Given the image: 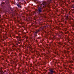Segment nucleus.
Wrapping results in <instances>:
<instances>
[{"label":"nucleus","instance_id":"f257e3e1","mask_svg":"<svg viewBox=\"0 0 74 74\" xmlns=\"http://www.w3.org/2000/svg\"><path fill=\"white\" fill-rule=\"evenodd\" d=\"M42 8H38V10H37V12L38 13H40L42 12Z\"/></svg>","mask_w":74,"mask_h":74},{"label":"nucleus","instance_id":"f03ea898","mask_svg":"<svg viewBox=\"0 0 74 74\" xmlns=\"http://www.w3.org/2000/svg\"><path fill=\"white\" fill-rule=\"evenodd\" d=\"M46 4H47V2H43L42 3V4H41L40 5V7H44V5H46Z\"/></svg>","mask_w":74,"mask_h":74},{"label":"nucleus","instance_id":"7ed1b4c3","mask_svg":"<svg viewBox=\"0 0 74 74\" xmlns=\"http://www.w3.org/2000/svg\"><path fill=\"white\" fill-rule=\"evenodd\" d=\"M17 5L18 6V7H19V8H21V5H20L19 4H17Z\"/></svg>","mask_w":74,"mask_h":74},{"label":"nucleus","instance_id":"20e7f679","mask_svg":"<svg viewBox=\"0 0 74 74\" xmlns=\"http://www.w3.org/2000/svg\"><path fill=\"white\" fill-rule=\"evenodd\" d=\"M50 72H51V74H53V71L52 70H51Z\"/></svg>","mask_w":74,"mask_h":74},{"label":"nucleus","instance_id":"39448f33","mask_svg":"<svg viewBox=\"0 0 74 74\" xmlns=\"http://www.w3.org/2000/svg\"><path fill=\"white\" fill-rule=\"evenodd\" d=\"M62 44H63V43H62L61 42H59V44L62 45Z\"/></svg>","mask_w":74,"mask_h":74},{"label":"nucleus","instance_id":"423d86ee","mask_svg":"<svg viewBox=\"0 0 74 74\" xmlns=\"http://www.w3.org/2000/svg\"><path fill=\"white\" fill-rule=\"evenodd\" d=\"M21 38V36H19V37H18V38Z\"/></svg>","mask_w":74,"mask_h":74},{"label":"nucleus","instance_id":"0eeeda50","mask_svg":"<svg viewBox=\"0 0 74 74\" xmlns=\"http://www.w3.org/2000/svg\"><path fill=\"white\" fill-rule=\"evenodd\" d=\"M72 8H74V5H73L72 6Z\"/></svg>","mask_w":74,"mask_h":74},{"label":"nucleus","instance_id":"6e6552de","mask_svg":"<svg viewBox=\"0 0 74 74\" xmlns=\"http://www.w3.org/2000/svg\"><path fill=\"white\" fill-rule=\"evenodd\" d=\"M37 32H38L36 31V32H35L36 34V33H37Z\"/></svg>","mask_w":74,"mask_h":74},{"label":"nucleus","instance_id":"1a4fd4ad","mask_svg":"<svg viewBox=\"0 0 74 74\" xmlns=\"http://www.w3.org/2000/svg\"><path fill=\"white\" fill-rule=\"evenodd\" d=\"M16 38H18V36H16Z\"/></svg>","mask_w":74,"mask_h":74},{"label":"nucleus","instance_id":"9d476101","mask_svg":"<svg viewBox=\"0 0 74 74\" xmlns=\"http://www.w3.org/2000/svg\"><path fill=\"white\" fill-rule=\"evenodd\" d=\"M66 18H68V16H67L66 17Z\"/></svg>","mask_w":74,"mask_h":74}]
</instances>
